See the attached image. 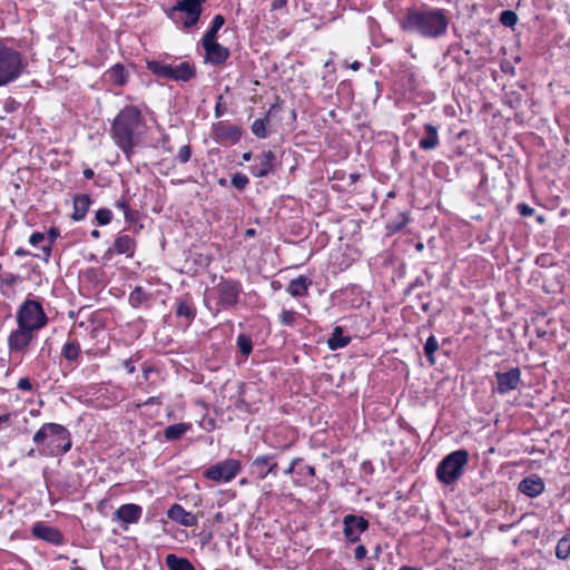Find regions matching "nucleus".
Instances as JSON below:
<instances>
[{
  "label": "nucleus",
  "mask_w": 570,
  "mask_h": 570,
  "mask_svg": "<svg viewBox=\"0 0 570 570\" xmlns=\"http://www.w3.org/2000/svg\"><path fill=\"white\" fill-rule=\"evenodd\" d=\"M410 222V217L407 213H399L393 219H391L387 225L386 229L389 233H397L402 230L406 224Z\"/></svg>",
  "instance_id": "36"
},
{
  "label": "nucleus",
  "mask_w": 570,
  "mask_h": 570,
  "mask_svg": "<svg viewBox=\"0 0 570 570\" xmlns=\"http://www.w3.org/2000/svg\"><path fill=\"white\" fill-rule=\"evenodd\" d=\"M286 3H287V0H273L272 9L273 10L281 9V8L285 7Z\"/></svg>",
  "instance_id": "58"
},
{
  "label": "nucleus",
  "mask_w": 570,
  "mask_h": 570,
  "mask_svg": "<svg viewBox=\"0 0 570 570\" xmlns=\"http://www.w3.org/2000/svg\"><path fill=\"white\" fill-rule=\"evenodd\" d=\"M225 18L222 14H216L213 18L209 29L203 37V40H216L218 30L224 26Z\"/></svg>",
  "instance_id": "37"
},
{
  "label": "nucleus",
  "mask_w": 570,
  "mask_h": 570,
  "mask_svg": "<svg viewBox=\"0 0 570 570\" xmlns=\"http://www.w3.org/2000/svg\"><path fill=\"white\" fill-rule=\"evenodd\" d=\"M448 12L440 8H410L400 21L403 31L414 32L422 38L438 39L444 36L449 27Z\"/></svg>",
  "instance_id": "1"
},
{
  "label": "nucleus",
  "mask_w": 570,
  "mask_h": 570,
  "mask_svg": "<svg viewBox=\"0 0 570 570\" xmlns=\"http://www.w3.org/2000/svg\"><path fill=\"white\" fill-rule=\"evenodd\" d=\"M114 247L117 254H125L127 257L135 254V240L127 234L120 233L114 242Z\"/></svg>",
  "instance_id": "27"
},
{
  "label": "nucleus",
  "mask_w": 570,
  "mask_h": 570,
  "mask_svg": "<svg viewBox=\"0 0 570 570\" xmlns=\"http://www.w3.org/2000/svg\"><path fill=\"white\" fill-rule=\"evenodd\" d=\"M240 462L235 459H226L205 470L204 476L215 482H229L240 472Z\"/></svg>",
  "instance_id": "8"
},
{
  "label": "nucleus",
  "mask_w": 570,
  "mask_h": 570,
  "mask_svg": "<svg viewBox=\"0 0 570 570\" xmlns=\"http://www.w3.org/2000/svg\"><path fill=\"white\" fill-rule=\"evenodd\" d=\"M32 534L37 539L45 540L52 544H61L63 540L62 534L58 529L42 522H37L32 527Z\"/></svg>",
  "instance_id": "17"
},
{
  "label": "nucleus",
  "mask_w": 570,
  "mask_h": 570,
  "mask_svg": "<svg viewBox=\"0 0 570 570\" xmlns=\"http://www.w3.org/2000/svg\"><path fill=\"white\" fill-rule=\"evenodd\" d=\"M167 517L184 527H194L197 524L198 519L195 514L186 511L180 504H173L168 511Z\"/></svg>",
  "instance_id": "18"
},
{
  "label": "nucleus",
  "mask_w": 570,
  "mask_h": 570,
  "mask_svg": "<svg viewBox=\"0 0 570 570\" xmlns=\"http://www.w3.org/2000/svg\"><path fill=\"white\" fill-rule=\"evenodd\" d=\"M312 285V279L307 276L299 275L292 279L286 287V292L293 297H303L308 294V288Z\"/></svg>",
  "instance_id": "22"
},
{
  "label": "nucleus",
  "mask_w": 570,
  "mask_h": 570,
  "mask_svg": "<svg viewBox=\"0 0 570 570\" xmlns=\"http://www.w3.org/2000/svg\"><path fill=\"white\" fill-rule=\"evenodd\" d=\"M142 514V508L138 504L126 503L120 505L116 512L115 517L126 523H136L139 521Z\"/></svg>",
  "instance_id": "20"
},
{
  "label": "nucleus",
  "mask_w": 570,
  "mask_h": 570,
  "mask_svg": "<svg viewBox=\"0 0 570 570\" xmlns=\"http://www.w3.org/2000/svg\"><path fill=\"white\" fill-rule=\"evenodd\" d=\"M505 97L507 98L504 99L503 102L505 106H509L511 109L517 108L521 102V94L520 92L512 91L510 96L507 94Z\"/></svg>",
  "instance_id": "46"
},
{
  "label": "nucleus",
  "mask_w": 570,
  "mask_h": 570,
  "mask_svg": "<svg viewBox=\"0 0 570 570\" xmlns=\"http://www.w3.org/2000/svg\"><path fill=\"white\" fill-rule=\"evenodd\" d=\"M125 219L128 223H134L138 218V213L136 210H131L130 208L124 213Z\"/></svg>",
  "instance_id": "55"
},
{
  "label": "nucleus",
  "mask_w": 570,
  "mask_h": 570,
  "mask_svg": "<svg viewBox=\"0 0 570 570\" xmlns=\"http://www.w3.org/2000/svg\"><path fill=\"white\" fill-rule=\"evenodd\" d=\"M56 431H60L58 428H57V423H45L33 435L32 438V441L37 444V445H40L42 444L47 439H49V436H51V434H56L57 432Z\"/></svg>",
  "instance_id": "33"
},
{
  "label": "nucleus",
  "mask_w": 570,
  "mask_h": 570,
  "mask_svg": "<svg viewBox=\"0 0 570 570\" xmlns=\"http://www.w3.org/2000/svg\"><path fill=\"white\" fill-rule=\"evenodd\" d=\"M206 0H179L167 11V17L183 29H189L197 24L203 12V3Z\"/></svg>",
  "instance_id": "5"
},
{
  "label": "nucleus",
  "mask_w": 570,
  "mask_h": 570,
  "mask_svg": "<svg viewBox=\"0 0 570 570\" xmlns=\"http://www.w3.org/2000/svg\"><path fill=\"white\" fill-rule=\"evenodd\" d=\"M175 314L178 318L184 321L185 326H189L196 317V307L191 297L186 296L178 301Z\"/></svg>",
  "instance_id": "21"
},
{
  "label": "nucleus",
  "mask_w": 570,
  "mask_h": 570,
  "mask_svg": "<svg viewBox=\"0 0 570 570\" xmlns=\"http://www.w3.org/2000/svg\"><path fill=\"white\" fill-rule=\"evenodd\" d=\"M83 176H85V178H87V179H91V178H94V176H95V171H94L91 168H86V169L83 170Z\"/></svg>",
  "instance_id": "63"
},
{
  "label": "nucleus",
  "mask_w": 570,
  "mask_h": 570,
  "mask_svg": "<svg viewBox=\"0 0 570 570\" xmlns=\"http://www.w3.org/2000/svg\"><path fill=\"white\" fill-rule=\"evenodd\" d=\"M17 279H18V275L9 273V274L6 275V278L3 279V282L7 285L11 286V285H13L17 282Z\"/></svg>",
  "instance_id": "56"
},
{
  "label": "nucleus",
  "mask_w": 570,
  "mask_h": 570,
  "mask_svg": "<svg viewBox=\"0 0 570 570\" xmlns=\"http://www.w3.org/2000/svg\"><path fill=\"white\" fill-rule=\"evenodd\" d=\"M370 527V522L362 515L346 514L343 518V534L345 541L355 543L360 540L361 534Z\"/></svg>",
  "instance_id": "9"
},
{
  "label": "nucleus",
  "mask_w": 570,
  "mask_h": 570,
  "mask_svg": "<svg viewBox=\"0 0 570 570\" xmlns=\"http://www.w3.org/2000/svg\"><path fill=\"white\" fill-rule=\"evenodd\" d=\"M278 110H279V107L277 105H272L269 107L268 111L266 112L264 118H259V119L254 120V122L252 124L250 129H252V132L257 138L264 139V138H266L268 136V132H267V129H266V125L269 121V118L272 116H274Z\"/></svg>",
  "instance_id": "24"
},
{
  "label": "nucleus",
  "mask_w": 570,
  "mask_h": 570,
  "mask_svg": "<svg viewBox=\"0 0 570 570\" xmlns=\"http://www.w3.org/2000/svg\"><path fill=\"white\" fill-rule=\"evenodd\" d=\"M213 291L217 295V305L223 309H228L238 303L243 287L238 281L220 277Z\"/></svg>",
  "instance_id": "7"
},
{
  "label": "nucleus",
  "mask_w": 570,
  "mask_h": 570,
  "mask_svg": "<svg viewBox=\"0 0 570 570\" xmlns=\"http://www.w3.org/2000/svg\"><path fill=\"white\" fill-rule=\"evenodd\" d=\"M367 550L363 544H360L355 548L354 557L356 560H362L366 557Z\"/></svg>",
  "instance_id": "53"
},
{
  "label": "nucleus",
  "mask_w": 570,
  "mask_h": 570,
  "mask_svg": "<svg viewBox=\"0 0 570 570\" xmlns=\"http://www.w3.org/2000/svg\"><path fill=\"white\" fill-rule=\"evenodd\" d=\"M248 184H249L248 177L242 173H235L232 176V185L238 190L245 189Z\"/></svg>",
  "instance_id": "42"
},
{
  "label": "nucleus",
  "mask_w": 570,
  "mask_h": 570,
  "mask_svg": "<svg viewBox=\"0 0 570 570\" xmlns=\"http://www.w3.org/2000/svg\"><path fill=\"white\" fill-rule=\"evenodd\" d=\"M275 168L276 155L272 150H267L255 156L254 164L249 166V173L254 177L263 178L274 173Z\"/></svg>",
  "instance_id": "12"
},
{
  "label": "nucleus",
  "mask_w": 570,
  "mask_h": 570,
  "mask_svg": "<svg viewBox=\"0 0 570 570\" xmlns=\"http://www.w3.org/2000/svg\"><path fill=\"white\" fill-rule=\"evenodd\" d=\"M122 366L127 370L128 373L132 374L136 370L131 360H125L122 362Z\"/></svg>",
  "instance_id": "57"
},
{
  "label": "nucleus",
  "mask_w": 570,
  "mask_h": 570,
  "mask_svg": "<svg viewBox=\"0 0 570 570\" xmlns=\"http://www.w3.org/2000/svg\"><path fill=\"white\" fill-rule=\"evenodd\" d=\"M59 230L55 227L50 228L48 230V237H49V240H48V244L47 245H43L41 247V250L43 253V259L46 262H48L50 255H51V245L53 244V242L59 237Z\"/></svg>",
  "instance_id": "41"
},
{
  "label": "nucleus",
  "mask_w": 570,
  "mask_h": 570,
  "mask_svg": "<svg viewBox=\"0 0 570 570\" xmlns=\"http://www.w3.org/2000/svg\"><path fill=\"white\" fill-rule=\"evenodd\" d=\"M57 428L60 431H56V434H51L49 436L48 446L50 448V452L53 455H62L70 451L72 446L70 432L61 424L57 423Z\"/></svg>",
  "instance_id": "13"
},
{
  "label": "nucleus",
  "mask_w": 570,
  "mask_h": 570,
  "mask_svg": "<svg viewBox=\"0 0 570 570\" xmlns=\"http://www.w3.org/2000/svg\"><path fill=\"white\" fill-rule=\"evenodd\" d=\"M33 330L19 326L8 336V348L10 353L24 354L36 337Z\"/></svg>",
  "instance_id": "10"
},
{
  "label": "nucleus",
  "mask_w": 570,
  "mask_h": 570,
  "mask_svg": "<svg viewBox=\"0 0 570 570\" xmlns=\"http://www.w3.org/2000/svg\"><path fill=\"white\" fill-rule=\"evenodd\" d=\"M26 68L22 55L0 40V87L17 80Z\"/></svg>",
  "instance_id": "3"
},
{
  "label": "nucleus",
  "mask_w": 570,
  "mask_h": 570,
  "mask_svg": "<svg viewBox=\"0 0 570 570\" xmlns=\"http://www.w3.org/2000/svg\"><path fill=\"white\" fill-rule=\"evenodd\" d=\"M165 563L169 570H195L194 566L187 559L173 553L166 557Z\"/></svg>",
  "instance_id": "30"
},
{
  "label": "nucleus",
  "mask_w": 570,
  "mask_h": 570,
  "mask_svg": "<svg viewBox=\"0 0 570 570\" xmlns=\"http://www.w3.org/2000/svg\"><path fill=\"white\" fill-rule=\"evenodd\" d=\"M518 490L529 498H535L544 491V482L541 478L531 475L519 483Z\"/></svg>",
  "instance_id": "19"
},
{
  "label": "nucleus",
  "mask_w": 570,
  "mask_h": 570,
  "mask_svg": "<svg viewBox=\"0 0 570 570\" xmlns=\"http://www.w3.org/2000/svg\"><path fill=\"white\" fill-rule=\"evenodd\" d=\"M114 253H116V250H115V247L112 246V247L108 248V249L104 253L102 258H104V259H110V258L112 257Z\"/></svg>",
  "instance_id": "61"
},
{
  "label": "nucleus",
  "mask_w": 570,
  "mask_h": 570,
  "mask_svg": "<svg viewBox=\"0 0 570 570\" xmlns=\"http://www.w3.org/2000/svg\"><path fill=\"white\" fill-rule=\"evenodd\" d=\"M425 136L419 140V147L423 150H433L440 145L438 128L432 124L424 125Z\"/></svg>",
  "instance_id": "25"
},
{
  "label": "nucleus",
  "mask_w": 570,
  "mask_h": 570,
  "mask_svg": "<svg viewBox=\"0 0 570 570\" xmlns=\"http://www.w3.org/2000/svg\"><path fill=\"white\" fill-rule=\"evenodd\" d=\"M223 96L219 95L217 97V101H216V106H215V110H214V114H215V117L216 118H220L227 110L226 106L224 105L223 102Z\"/></svg>",
  "instance_id": "48"
},
{
  "label": "nucleus",
  "mask_w": 570,
  "mask_h": 570,
  "mask_svg": "<svg viewBox=\"0 0 570 570\" xmlns=\"http://www.w3.org/2000/svg\"><path fill=\"white\" fill-rule=\"evenodd\" d=\"M46 237H45V234L43 233H40V232H35L31 234L30 238H29V243L33 246L45 242Z\"/></svg>",
  "instance_id": "50"
},
{
  "label": "nucleus",
  "mask_w": 570,
  "mask_h": 570,
  "mask_svg": "<svg viewBox=\"0 0 570 570\" xmlns=\"http://www.w3.org/2000/svg\"><path fill=\"white\" fill-rule=\"evenodd\" d=\"M14 255L19 256V257H23V256L29 255V252L23 249L22 247H19L16 249Z\"/></svg>",
  "instance_id": "62"
},
{
  "label": "nucleus",
  "mask_w": 570,
  "mask_h": 570,
  "mask_svg": "<svg viewBox=\"0 0 570 570\" xmlns=\"http://www.w3.org/2000/svg\"><path fill=\"white\" fill-rule=\"evenodd\" d=\"M91 198L87 194H78L73 197V213L71 218L76 222L82 220L90 207Z\"/></svg>",
  "instance_id": "23"
},
{
  "label": "nucleus",
  "mask_w": 570,
  "mask_h": 570,
  "mask_svg": "<svg viewBox=\"0 0 570 570\" xmlns=\"http://www.w3.org/2000/svg\"><path fill=\"white\" fill-rule=\"evenodd\" d=\"M520 376L521 372L519 367L501 372V394L510 390H515L520 383Z\"/></svg>",
  "instance_id": "26"
},
{
  "label": "nucleus",
  "mask_w": 570,
  "mask_h": 570,
  "mask_svg": "<svg viewBox=\"0 0 570 570\" xmlns=\"http://www.w3.org/2000/svg\"><path fill=\"white\" fill-rule=\"evenodd\" d=\"M277 462L275 455H259L255 458L252 463V472L257 475L259 480L266 479L268 475L277 476Z\"/></svg>",
  "instance_id": "14"
},
{
  "label": "nucleus",
  "mask_w": 570,
  "mask_h": 570,
  "mask_svg": "<svg viewBox=\"0 0 570 570\" xmlns=\"http://www.w3.org/2000/svg\"><path fill=\"white\" fill-rule=\"evenodd\" d=\"M10 419H11V414L10 413L1 414L0 415V424L9 423Z\"/></svg>",
  "instance_id": "64"
},
{
  "label": "nucleus",
  "mask_w": 570,
  "mask_h": 570,
  "mask_svg": "<svg viewBox=\"0 0 570 570\" xmlns=\"http://www.w3.org/2000/svg\"><path fill=\"white\" fill-rule=\"evenodd\" d=\"M150 297L151 294L147 293L141 286H136L129 294L128 301L134 308H138L144 303L148 302Z\"/></svg>",
  "instance_id": "32"
},
{
  "label": "nucleus",
  "mask_w": 570,
  "mask_h": 570,
  "mask_svg": "<svg viewBox=\"0 0 570 570\" xmlns=\"http://www.w3.org/2000/svg\"><path fill=\"white\" fill-rule=\"evenodd\" d=\"M518 212L521 216H531L534 209L529 205L522 203L518 205Z\"/></svg>",
  "instance_id": "52"
},
{
  "label": "nucleus",
  "mask_w": 570,
  "mask_h": 570,
  "mask_svg": "<svg viewBox=\"0 0 570 570\" xmlns=\"http://www.w3.org/2000/svg\"><path fill=\"white\" fill-rule=\"evenodd\" d=\"M495 453V446L493 444H490L483 452H482V456H483V464L488 468H491L490 464V456L493 455Z\"/></svg>",
  "instance_id": "49"
},
{
  "label": "nucleus",
  "mask_w": 570,
  "mask_h": 570,
  "mask_svg": "<svg viewBox=\"0 0 570 570\" xmlns=\"http://www.w3.org/2000/svg\"><path fill=\"white\" fill-rule=\"evenodd\" d=\"M279 321L285 326H292L296 321V313L292 309H283Z\"/></svg>",
  "instance_id": "45"
},
{
  "label": "nucleus",
  "mask_w": 570,
  "mask_h": 570,
  "mask_svg": "<svg viewBox=\"0 0 570 570\" xmlns=\"http://www.w3.org/2000/svg\"><path fill=\"white\" fill-rule=\"evenodd\" d=\"M423 285V281L421 278H416L414 283H412L407 289H406V293H410L414 287L416 286H422Z\"/></svg>",
  "instance_id": "60"
},
{
  "label": "nucleus",
  "mask_w": 570,
  "mask_h": 570,
  "mask_svg": "<svg viewBox=\"0 0 570 570\" xmlns=\"http://www.w3.org/2000/svg\"><path fill=\"white\" fill-rule=\"evenodd\" d=\"M202 43L206 52V60L212 65H222L229 58V50L216 40H202Z\"/></svg>",
  "instance_id": "15"
},
{
  "label": "nucleus",
  "mask_w": 570,
  "mask_h": 570,
  "mask_svg": "<svg viewBox=\"0 0 570 570\" xmlns=\"http://www.w3.org/2000/svg\"><path fill=\"white\" fill-rule=\"evenodd\" d=\"M191 429L190 423H177L173 425H168L164 430V438L167 441H177L183 438V435Z\"/></svg>",
  "instance_id": "29"
},
{
  "label": "nucleus",
  "mask_w": 570,
  "mask_h": 570,
  "mask_svg": "<svg viewBox=\"0 0 570 570\" xmlns=\"http://www.w3.org/2000/svg\"><path fill=\"white\" fill-rule=\"evenodd\" d=\"M48 320L41 303L36 299H26L16 313L17 325L35 332L43 328L48 324Z\"/></svg>",
  "instance_id": "6"
},
{
  "label": "nucleus",
  "mask_w": 570,
  "mask_h": 570,
  "mask_svg": "<svg viewBox=\"0 0 570 570\" xmlns=\"http://www.w3.org/2000/svg\"><path fill=\"white\" fill-rule=\"evenodd\" d=\"M17 386H18V389H20L22 391H31L32 390V384L28 377H21L18 381Z\"/></svg>",
  "instance_id": "51"
},
{
  "label": "nucleus",
  "mask_w": 570,
  "mask_h": 570,
  "mask_svg": "<svg viewBox=\"0 0 570 570\" xmlns=\"http://www.w3.org/2000/svg\"><path fill=\"white\" fill-rule=\"evenodd\" d=\"M109 80L117 85V86H124L127 82V72L122 65L116 63L112 66L108 72H107Z\"/></svg>",
  "instance_id": "34"
},
{
  "label": "nucleus",
  "mask_w": 570,
  "mask_h": 570,
  "mask_svg": "<svg viewBox=\"0 0 570 570\" xmlns=\"http://www.w3.org/2000/svg\"><path fill=\"white\" fill-rule=\"evenodd\" d=\"M112 219V213L108 208H100L96 212V220L100 226L107 225Z\"/></svg>",
  "instance_id": "43"
},
{
  "label": "nucleus",
  "mask_w": 570,
  "mask_h": 570,
  "mask_svg": "<svg viewBox=\"0 0 570 570\" xmlns=\"http://www.w3.org/2000/svg\"><path fill=\"white\" fill-rule=\"evenodd\" d=\"M556 556L560 560H567L570 556V534L562 537L556 547Z\"/></svg>",
  "instance_id": "38"
},
{
  "label": "nucleus",
  "mask_w": 570,
  "mask_h": 570,
  "mask_svg": "<svg viewBox=\"0 0 570 570\" xmlns=\"http://www.w3.org/2000/svg\"><path fill=\"white\" fill-rule=\"evenodd\" d=\"M501 71L504 73L514 75V68L511 67L509 63L505 65L501 62Z\"/></svg>",
  "instance_id": "59"
},
{
  "label": "nucleus",
  "mask_w": 570,
  "mask_h": 570,
  "mask_svg": "<svg viewBox=\"0 0 570 570\" xmlns=\"http://www.w3.org/2000/svg\"><path fill=\"white\" fill-rule=\"evenodd\" d=\"M439 350V342L434 335H431L424 345V354L431 364L435 363L434 353Z\"/></svg>",
  "instance_id": "40"
},
{
  "label": "nucleus",
  "mask_w": 570,
  "mask_h": 570,
  "mask_svg": "<svg viewBox=\"0 0 570 570\" xmlns=\"http://www.w3.org/2000/svg\"><path fill=\"white\" fill-rule=\"evenodd\" d=\"M468 460L466 450L451 452L442 459L436 468L438 480L444 485L454 484L463 475Z\"/></svg>",
  "instance_id": "4"
},
{
  "label": "nucleus",
  "mask_w": 570,
  "mask_h": 570,
  "mask_svg": "<svg viewBox=\"0 0 570 570\" xmlns=\"http://www.w3.org/2000/svg\"><path fill=\"white\" fill-rule=\"evenodd\" d=\"M168 79L173 81L187 82L196 77V68L188 61H183L178 65H169Z\"/></svg>",
  "instance_id": "16"
},
{
  "label": "nucleus",
  "mask_w": 570,
  "mask_h": 570,
  "mask_svg": "<svg viewBox=\"0 0 570 570\" xmlns=\"http://www.w3.org/2000/svg\"><path fill=\"white\" fill-rule=\"evenodd\" d=\"M144 129L145 120L141 111L136 106H126L114 119L110 129L111 137L127 159L132 156Z\"/></svg>",
  "instance_id": "2"
},
{
  "label": "nucleus",
  "mask_w": 570,
  "mask_h": 570,
  "mask_svg": "<svg viewBox=\"0 0 570 570\" xmlns=\"http://www.w3.org/2000/svg\"><path fill=\"white\" fill-rule=\"evenodd\" d=\"M191 157V148L189 145H185L183 146L179 150H178V154H177V159L181 163V164H186Z\"/></svg>",
  "instance_id": "47"
},
{
  "label": "nucleus",
  "mask_w": 570,
  "mask_h": 570,
  "mask_svg": "<svg viewBox=\"0 0 570 570\" xmlns=\"http://www.w3.org/2000/svg\"><path fill=\"white\" fill-rule=\"evenodd\" d=\"M115 207L121 209L124 213L127 212L129 207V202L126 198H120L115 203Z\"/></svg>",
  "instance_id": "54"
},
{
  "label": "nucleus",
  "mask_w": 570,
  "mask_h": 570,
  "mask_svg": "<svg viewBox=\"0 0 570 570\" xmlns=\"http://www.w3.org/2000/svg\"><path fill=\"white\" fill-rule=\"evenodd\" d=\"M81 353L79 343L76 340H69L65 343L61 350V356L69 362L78 360Z\"/></svg>",
  "instance_id": "31"
},
{
  "label": "nucleus",
  "mask_w": 570,
  "mask_h": 570,
  "mask_svg": "<svg viewBox=\"0 0 570 570\" xmlns=\"http://www.w3.org/2000/svg\"><path fill=\"white\" fill-rule=\"evenodd\" d=\"M236 345L243 356L247 357L253 351L252 338L246 334H239L236 340Z\"/></svg>",
  "instance_id": "39"
},
{
  "label": "nucleus",
  "mask_w": 570,
  "mask_h": 570,
  "mask_svg": "<svg viewBox=\"0 0 570 570\" xmlns=\"http://www.w3.org/2000/svg\"><path fill=\"white\" fill-rule=\"evenodd\" d=\"M147 68L156 77H158L160 79H166V80L168 79V71H167L169 69L168 63H165L159 60H148Z\"/></svg>",
  "instance_id": "35"
},
{
  "label": "nucleus",
  "mask_w": 570,
  "mask_h": 570,
  "mask_svg": "<svg viewBox=\"0 0 570 570\" xmlns=\"http://www.w3.org/2000/svg\"><path fill=\"white\" fill-rule=\"evenodd\" d=\"M243 135L242 127L218 121L213 125V138L223 145H234L239 141Z\"/></svg>",
  "instance_id": "11"
},
{
  "label": "nucleus",
  "mask_w": 570,
  "mask_h": 570,
  "mask_svg": "<svg viewBox=\"0 0 570 570\" xmlns=\"http://www.w3.org/2000/svg\"><path fill=\"white\" fill-rule=\"evenodd\" d=\"M518 21V16L512 10L501 12V24L505 27H513Z\"/></svg>",
  "instance_id": "44"
},
{
  "label": "nucleus",
  "mask_w": 570,
  "mask_h": 570,
  "mask_svg": "<svg viewBox=\"0 0 570 570\" xmlns=\"http://www.w3.org/2000/svg\"><path fill=\"white\" fill-rule=\"evenodd\" d=\"M351 337L344 335V330L341 326H335L331 336L327 340V346L331 351H336L348 345Z\"/></svg>",
  "instance_id": "28"
}]
</instances>
